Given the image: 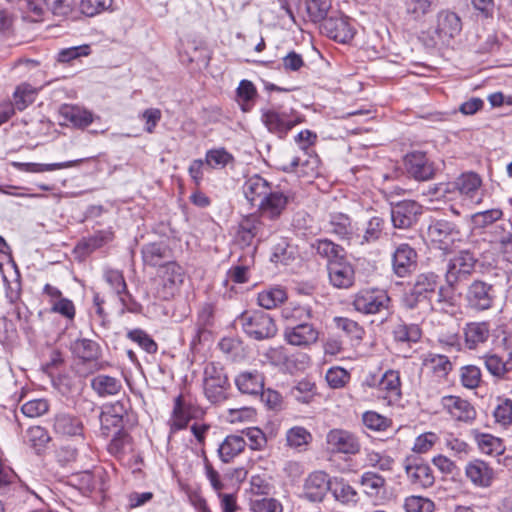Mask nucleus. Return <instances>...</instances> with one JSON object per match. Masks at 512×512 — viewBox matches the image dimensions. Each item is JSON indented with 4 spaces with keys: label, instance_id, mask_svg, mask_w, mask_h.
I'll list each match as a JSON object with an SVG mask.
<instances>
[{
    "label": "nucleus",
    "instance_id": "62",
    "mask_svg": "<svg viewBox=\"0 0 512 512\" xmlns=\"http://www.w3.org/2000/svg\"><path fill=\"white\" fill-rule=\"evenodd\" d=\"M49 410L48 401L45 399H33L21 406V412L28 418H36L44 415Z\"/></svg>",
    "mask_w": 512,
    "mask_h": 512
},
{
    "label": "nucleus",
    "instance_id": "35",
    "mask_svg": "<svg viewBox=\"0 0 512 512\" xmlns=\"http://www.w3.org/2000/svg\"><path fill=\"white\" fill-rule=\"evenodd\" d=\"M247 443L240 435H228L218 447V455L222 462L229 463L242 453Z\"/></svg>",
    "mask_w": 512,
    "mask_h": 512
},
{
    "label": "nucleus",
    "instance_id": "6",
    "mask_svg": "<svg viewBox=\"0 0 512 512\" xmlns=\"http://www.w3.org/2000/svg\"><path fill=\"white\" fill-rule=\"evenodd\" d=\"M160 283L157 297L169 300L176 295L184 281V269L174 261L167 262L159 269Z\"/></svg>",
    "mask_w": 512,
    "mask_h": 512
},
{
    "label": "nucleus",
    "instance_id": "32",
    "mask_svg": "<svg viewBox=\"0 0 512 512\" xmlns=\"http://www.w3.org/2000/svg\"><path fill=\"white\" fill-rule=\"evenodd\" d=\"M329 232L348 242H355V238H359V235L355 233V228L350 218L343 213L331 215Z\"/></svg>",
    "mask_w": 512,
    "mask_h": 512
},
{
    "label": "nucleus",
    "instance_id": "17",
    "mask_svg": "<svg viewBox=\"0 0 512 512\" xmlns=\"http://www.w3.org/2000/svg\"><path fill=\"white\" fill-rule=\"evenodd\" d=\"M284 338L290 345L308 347L317 342L319 330L309 322L297 323L285 328Z\"/></svg>",
    "mask_w": 512,
    "mask_h": 512
},
{
    "label": "nucleus",
    "instance_id": "8",
    "mask_svg": "<svg viewBox=\"0 0 512 512\" xmlns=\"http://www.w3.org/2000/svg\"><path fill=\"white\" fill-rule=\"evenodd\" d=\"M403 468L409 482L418 488H430L434 485L433 471L422 458L408 455L403 460Z\"/></svg>",
    "mask_w": 512,
    "mask_h": 512
},
{
    "label": "nucleus",
    "instance_id": "15",
    "mask_svg": "<svg viewBox=\"0 0 512 512\" xmlns=\"http://www.w3.org/2000/svg\"><path fill=\"white\" fill-rule=\"evenodd\" d=\"M475 258L469 251H460L448 263L446 280L450 286L471 274L474 270Z\"/></svg>",
    "mask_w": 512,
    "mask_h": 512
},
{
    "label": "nucleus",
    "instance_id": "33",
    "mask_svg": "<svg viewBox=\"0 0 512 512\" xmlns=\"http://www.w3.org/2000/svg\"><path fill=\"white\" fill-rule=\"evenodd\" d=\"M84 159H76L65 162H57V163H32V162H13L12 166L19 171L26 173H44L51 172L55 170L67 169L71 167H75L82 163Z\"/></svg>",
    "mask_w": 512,
    "mask_h": 512
},
{
    "label": "nucleus",
    "instance_id": "26",
    "mask_svg": "<svg viewBox=\"0 0 512 512\" xmlns=\"http://www.w3.org/2000/svg\"><path fill=\"white\" fill-rule=\"evenodd\" d=\"M490 337V324L485 321L469 322L463 328L464 345L469 350H476L484 345Z\"/></svg>",
    "mask_w": 512,
    "mask_h": 512
},
{
    "label": "nucleus",
    "instance_id": "20",
    "mask_svg": "<svg viewBox=\"0 0 512 512\" xmlns=\"http://www.w3.org/2000/svg\"><path fill=\"white\" fill-rule=\"evenodd\" d=\"M127 408L124 403L116 401L104 407L100 415L101 430L105 436L119 432L123 427V418Z\"/></svg>",
    "mask_w": 512,
    "mask_h": 512
},
{
    "label": "nucleus",
    "instance_id": "40",
    "mask_svg": "<svg viewBox=\"0 0 512 512\" xmlns=\"http://www.w3.org/2000/svg\"><path fill=\"white\" fill-rule=\"evenodd\" d=\"M168 247L162 242L144 245L141 249L142 259L146 265L155 267L168 257Z\"/></svg>",
    "mask_w": 512,
    "mask_h": 512
},
{
    "label": "nucleus",
    "instance_id": "57",
    "mask_svg": "<svg viewBox=\"0 0 512 512\" xmlns=\"http://www.w3.org/2000/svg\"><path fill=\"white\" fill-rule=\"evenodd\" d=\"M331 0H307L306 9L310 19L313 22L324 21L329 9Z\"/></svg>",
    "mask_w": 512,
    "mask_h": 512
},
{
    "label": "nucleus",
    "instance_id": "42",
    "mask_svg": "<svg viewBox=\"0 0 512 512\" xmlns=\"http://www.w3.org/2000/svg\"><path fill=\"white\" fill-rule=\"evenodd\" d=\"M365 464L368 467L378 469L381 472L393 471L395 460L386 452L365 450Z\"/></svg>",
    "mask_w": 512,
    "mask_h": 512
},
{
    "label": "nucleus",
    "instance_id": "39",
    "mask_svg": "<svg viewBox=\"0 0 512 512\" xmlns=\"http://www.w3.org/2000/svg\"><path fill=\"white\" fill-rule=\"evenodd\" d=\"M204 161L207 168L222 170L230 165L232 166L235 162V158L224 147H217L206 151Z\"/></svg>",
    "mask_w": 512,
    "mask_h": 512
},
{
    "label": "nucleus",
    "instance_id": "45",
    "mask_svg": "<svg viewBox=\"0 0 512 512\" xmlns=\"http://www.w3.org/2000/svg\"><path fill=\"white\" fill-rule=\"evenodd\" d=\"M287 299L285 289L281 287H271L258 294V304L265 309H273Z\"/></svg>",
    "mask_w": 512,
    "mask_h": 512
},
{
    "label": "nucleus",
    "instance_id": "4",
    "mask_svg": "<svg viewBox=\"0 0 512 512\" xmlns=\"http://www.w3.org/2000/svg\"><path fill=\"white\" fill-rule=\"evenodd\" d=\"M243 331L255 340L272 338L277 333L273 318L264 312H245L238 318Z\"/></svg>",
    "mask_w": 512,
    "mask_h": 512
},
{
    "label": "nucleus",
    "instance_id": "56",
    "mask_svg": "<svg viewBox=\"0 0 512 512\" xmlns=\"http://www.w3.org/2000/svg\"><path fill=\"white\" fill-rule=\"evenodd\" d=\"M384 221L380 217H373L367 223V227L362 236L355 238V243L364 244L378 240L381 236Z\"/></svg>",
    "mask_w": 512,
    "mask_h": 512
},
{
    "label": "nucleus",
    "instance_id": "59",
    "mask_svg": "<svg viewBox=\"0 0 512 512\" xmlns=\"http://www.w3.org/2000/svg\"><path fill=\"white\" fill-rule=\"evenodd\" d=\"M231 424L253 422L256 412L251 407L231 408L223 416Z\"/></svg>",
    "mask_w": 512,
    "mask_h": 512
},
{
    "label": "nucleus",
    "instance_id": "12",
    "mask_svg": "<svg viewBox=\"0 0 512 512\" xmlns=\"http://www.w3.org/2000/svg\"><path fill=\"white\" fill-rule=\"evenodd\" d=\"M461 30L462 22L456 13L441 11L437 15V25L435 28L436 38H433V44H448Z\"/></svg>",
    "mask_w": 512,
    "mask_h": 512
},
{
    "label": "nucleus",
    "instance_id": "9",
    "mask_svg": "<svg viewBox=\"0 0 512 512\" xmlns=\"http://www.w3.org/2000/svg\"><path fill=\"white\" fill-rule=\"evenodd\" d=\"M389 297L384 290L364 289L353 299V307L363 314H376L388 307Z\"/></svg>",
    "mask_w": 512,
    "mask_h": 512
},
{
    "label": "nucleus",
    "instance_id": "60",
    "mask_svg": "<svg viewBox=\"0 0 512 512\" xmlns=\"http://www.w3.org/2000/svg\"><path fill=\"white\" fill-rule=\"evenodd\" d=\"M250 510L252 512H283L282 503L272 497L251 499Z\"/></svg>",
    "mask_w": 512,
    "mask_h": 512
},
{
    "label": "nucleus",
    "instance_id": "43",
    "mask_svg": "<svg viewBox=\"0 0 512 512\" xmlns=\"http://www.w3.org/2000/svg\"><path fill=\"white\" fill-rule=\"evenodd\" d=\"M256 95V87L251 81L246 79L240 81L236 89V101L243 112H248L252 109Z\"/></svg>",
    "mask_w": 512,
    "mask_h": 512
},
{
    "label": "nucleus",
    "instance_id": "29",
    "mask_svg": "<svg viewBox=\"0 0 512 512\" xmlns=\"http://www.w3.org/2000/svg\"><path fill=\"white\" fill-rule=\"evenodd\" d=\"M334 499L345 506H356L359 501L357 490L343 477H332L330 490Z\"/></svg>",
    "mask_w": 512,
    "mask_h": 512
},
{
    "label": "nucleus",
    "instance_id": "63",
    "mask_svg": "<svg viewBox=\"0 0 512 512\" xmlns=\"http://www.w3.org/2000/svg\"><path fill=\"white\" fill-rule=\"evenodd\" d=\"M274 486L264 476L254 475L250 479V491L256 497H267L272 494Z\"/></svg>",
    "mask_w": 512,
    "mask_h": 512
},
{
    "label": "nucleus",
    "instance_id": "25",
    "mask_svg": "<svg viewBox=\"0 0 512 512\" xmlns=\"http://www.w3.org/2000/svg\"><path fill=\"white\" fill-rule=\"evenodd\" d=\"M417 253L410 245L402 243L398 245L393 253L392 266L395 274L405 277L416 267Z\"/></svg>",
    "mask_w": 512,
    "mask_h": 512
},
{
    "label": "nucleus",
    "instance_id": "52",
    "mask_svg": "<svg viewBox=\"0 0 512 512\" xmlns=\"http://www.w3.org/2000/svg\"><path fill=\"white\" fill-rule=\"evenodd\" d=\"M228 387V380L226 383H222V381L203 382L204 394L212 404L221 403L227 398Z\"/></svg>",
    "mask_w": 512,
    "mask_h": 512
},
{
    "label": "nucleus",
    "instance_id": "19",
    "mask_svg": "<svg viewBox=\"0 0 512 512\" xmlns=\"http://www.w3.org/2000/svg\"><path fill=\"white\" fill-rule=\"evenodd\" d=\"M404 163L407 173L415 180L427 181L434 176V165L423 152L415 151L406 155Z\"/></svg>",
    "mask_w": 512,
    "mask_h": 512
},
{
    "label": "nucleus",
    "instance_id": "50",
    "mask_svg": "<svg viewBox=\"0 0 512 512\" xmlns=\"http://www.w3.org/2000/svg\"><path fill=\"white\" fill-rule=\"evenodd\" d=\"M259 226L260 223L253 219L242 221L236 234V242L243 247H250L259 233Z\"/></svg>",
    "mask_w": 512,
    "mask_h": 512
},
{
    "label": "nucleus",
    "instance_id": "37",
    "mask_svg": "<svg viewBox=\"0 0 512 512\" xmlns=\"http://www.w3.org/2000/svg\"><path fill=\"white\" fill-rule=\"evenodd\" d=\"M423 365L437 379H445L453 369V364L445 355L429 353L423 360Z\"/></svg>",
    "mask_w": 512,
    "mask_h": 512
},
{
    "label": "nucleus",
    "instance_id": "16",
    "mask_svg": "<svg viewBox=\"0 0 512 512\" xmlns=\"http://www.w3.org/2000/svg\"><path fill=\"white\" fill-rule=\"evenodd\" d=\"M331 478L324 471H313L305 479L303 497L310 502H321L330 490Z\"/></svg>",
    "mask_w": 512,
    "mask_h": 512
},
{
    "label": "nucleus",
    "instance_id": "24",
    "mask_svg": "<svg viewBox=\"0 0 512 512\" xmlns=\"http://www.w3.org/2000/svg\"><path fill=\"white\" fill-rule=\"evenodd\" d=\"M465 475L468 480L478 488H488L492 485L495 472L493 468L483 460L475 459L467 463Z\"/></svg>",
    "mask_w": 512,
    "mask_h": 512
},
{
    "label": "nucleus",
    "instance_id": "18",
    "mask_svg": "<svg viewBox=\"0 0 512 512\" xmlns=\"http://www.w3.org/2000/svg\"><path fill=\"white\" fill-rule=\"evenodd\" d=\"M359 484L363 488V493L371 499L375 505H380L386 496V479L374 471H365L359 478Z\"/></svg>",
    "mask_w": 512,
    "mask_h": 512
},
{
    "label": "nucleus",
    "instance_id": "21",
    "mask_svg": "<svg viewBox=\"0 0 512 512\" xmlns=\"http://www.w3.org/2000/svg\"><path fill=\"white\" fill-rule=\"evenodd\" d=\"M421 214V206L415 201H402L392 206L391 220L395 228L407 229L416 221Z\"/></svg>",
    "mask_w": 512,
    "mask_h": 512
},
{
    "label": "nucleus",
    "instance_id": "7",
    "mask_svg": "<svg viewBox=\"0 0 512 512\" xmlns=\"http://www.w3.org/2000/svg\"><path fill=\"white\" fill-rule=\"evenodd\" d=\"M496 299L497 293L494 286L481 280L473 281L465 295L467 306L477 312L491 309Z\"/></svg>",
    "mask_w": 512,
    "mask_h": 512
},
{
    "label": "nucleus",
    "instance_id": "27",
    "mask_svg": "<svg viewBox=\"0 0 512 512\" xmlns=\"http://www.w3.org/2000/svg\"><path fill=\"white\" fill-rule=\"evenodd\" d=\"M53 431L61 437H76L83 434V423L77 416L58 413L53 418Z\"/></svg>",
    "mask_w": 512,
    "mask_h": 512
},
{
    "label": "nucleus",
    "instance_id": "47",
    "mask_svg": "<svg viewBox=\"0 0 512 512\" xmlns=\"http://www.w3.org/2000/svg\"><path fill=\"white\" fill-rule=\"evenodd\" d=\"M312 247L319 256L327 259V264L344 257L343 249L328 239L316 240Z\"/></svg>",
    "mask_w": 512,
    "mask_h": 512
},
{
    "label": "nucleus",
    "instance_id": "23",
    "mask_svg": "<svg viewBox=\"0 0 512 512\" xmlns=\"http://www.w3.org/2000/svg\"><path fill=\"white\" fill-rule=\"evenodd\" d=\"M330 283L339 289L351 287L355 280L353 266L344 257L338 261L327 264Z\"/></svg>",
    "mask_w": 512,
    "mask_h": 512
},
{
    "label": "nucleus",
    "instance_id": "46",
    "mask_svg": "<svg viewBox=\"0 0 512 512\" xmlns=\"http://www.w3.org/2000/svg\"><path fill=\"white\" fill-rule=\"evenodd\" d=\"M503 217V211L499 208L479 211L471 215L470 225L473 230L484 229Z\"/></svg>",
    "mask_w": 512,
    "mask_h": 512
},
{
    "label": "nucleus",
    "instance_id": "22",
    "mask_svg": "<svg viewBox=\"0 0 512 512\" xmlns=\"http://www.w3.org/2000/svg\"><path fill=\"white\" fill-rule=\"evenodd\" d=\"M322 30L331 39L347 43L353 39L355 30L349 19L344 16L329 17L323 21Z\"/></svg>",
    "mask_w": 512,
    "mask_h": 512
},
{
    "label": "nucleus",
    "instance_id": "61",
    "mask_svg": "<svg viewBox=\"0 0 512 512\" xmlns=\"http://www.w3.org/2000/svg\"><path fill=\"white\" fill-rule=\"evenodd\" d=\"M336 327L346 333L351 339L361 340L364 335V329L354 320L347 317H335Z\"/></svg>",
    "mask_w": 512,
    "mask_h": 512
},
{
    "label": "nucleus",
    "instance_id": "64",
    "mask_svg": "<svg viewBox=\"0 0 512 512\" xmlns=\"http://www.w3.org/2000/svg\"><path fill=\"white\" fill-rule=\"evenodd\" d=\"M494 417L496 422L502 425H509L512 423V400L507 398L500 399L494 410Z\"/></svg>",
    "mask_w": 512,
    "mask_h": 512
},
{
    "label": "nucleus",
    "instance_id": "44",
    "mask_svg": "<svg viewBox=\"0 0 512 512\" xmlns=\"http://www.w3.org/2000/svg\"><path fill=\"white\" fill-rule=\"evenodd\" d=\"M395 341L401 343H416L421 338V329L417 324H407L399 321L393 327Z\"/></svg>",
    "mask_w": 512,
    "mask_h": 512
},
{
    "label": "nucleus",
    "instance_id": "11",
    "mask_svg": "<svg viewBox=\"0 0 512 512\" xmlns=\"http://www.w3.org/2000/svg\"><path fill=\"white\" fill-rule=\"evenodd\" d=\"M103 279L118 298L121 305L120 312L123 314L126 311H133L134 300L128 291L123 272L111 267H105L103 269Z\"/></svg>",
    "mask_w": 512,
    "mask_h": 512
},
{
    "label": "nucleus",
    "instance_id": "1",
    "mask_svg": "<svg viewBox=\"0 0 512 512\" xmlns=\"http://www.w3.org/2000/svg\"><path fill=\"white\" fill-rule=\"evenodd\" d=\"M446 193H457L462 205L468 208L482 204L486 194L482 180L476 173L462 174L453 183L435 187L436 195L445 196Z\"/></svg>",
    "mask_w": 512,
    "mask_h": 512
},
{
    "label": "nucleus",
    "instance_id": "53",
    "mask_svg": "<svg viewBox=\"0 0 512 512\" xmlns=\"http://www.w3.org/2000/svg\"><path fill=\"white\" fill-rule=\"evenodd\" d=\"M350 378V373L340 366L330 367L325 375L326 382L332 389L344 388L349 383Z\"/></svg>",
    "mask_w": 512,
    "mask_h": 512
},
{
    "label": "nucleus",
    "instance_id": "48",
    "mask_svg": "<svg viewBox=\"0 0 512 512\" xmlns=\"http://www.w3.org/2000/svg\"><path fill=\"white\" fill-rule=\"evenodd\" d=\"M190 420L189 409L185 406L182 397L178 396L174 402V408L169 420L171 431L184 429Z\"/></svg>",
    "mask_w": 512,
    "mask_h": 512
},
{
    "label": "nucleus",
    "instance_id": "49",
    "mask_svg": "<svg viewBox=\"0 0 512 512\" xmlns=\"http://www.w3.org/2000/svg\"><path fill=\"white\" fill-rule=\"evenodd\" d=\"M38 91L30 84L23 83L19 85L13 94V106L19 111H23L35 101Z\"/></svg>",
    "mask_w": 512,
    "mask_h": 512
},
{
    "label": "nucleus",
    "instance_id": "55",
    "mask_svg": "<svg viewBox=\"0 0 512 512\" xmlns=\"http://www.w3.org/2000/svg\"><path fill=\"white\" fill-rule=\"evenodd\" d=\"M283 317L288 320L303 323L313 318V311L309 305H290L283 309Z\"/></svg>",
    "mask_w": 512,
    "mask_h": 512
},
{
    "label": "nucleus",
    "instance_id": "10",
    "mask_svg": "<svg viewBox=\"0 0 512 512\" xmlns=\"http://www.w3.org/2000/svg\"><path fill=\"white\" fill-rule=\"evenodd\" d=\"M366 383L372 387L377 386L379 397L387 401L388 405L397 404L401 399V382L398 371H386L380 380L374 376L366 379Z\"/></svg>",
    "mask_w": 512,
    "mask_h": 512
},
{
    "label": "nucleus",
    "instance_id": "2",
    "mask_svg": "<svg viewBox=\"0 0 512 512\" xmlns=\"http://www.w3.org/2000/svg\"><path fill=\"white\" fill-rule=\"evenodd\" d=\"M261 121L270 133L284 138L304 118L291 107L271 104L261 109Z\"/></svg>",
    "mask_w": 512,
    "mask_h": 512
},
{
    "label": "nucleus",
    "instance_id": "34",
    "mask_svg": "<svg viewBox=\"0 0 512 512\" xmlns=\"http://www.w3.org/2000/svg\"><path fill=\"white\" fill-rule=\"evenodd\" d=\"M114 239V234L110 229L100 230L93 235L83 238L76 245V251L81 255H88Z\"/></svg>",
    "mask_w": 512,
    "mask_h": 512
},
{
    "label": "nucleus",
    "instance_id": "38",
    "mask_svg": "<svg viewBox=\"0 0 512 512\" xmlns=\"http://www.w3.org/2000/svg\"><path fill=\"white\" fill-rule=\"evenodd\" d=\"M60 114L66 121L78 128H85L94 120L92 112L79 106L65 105L61 107Z\"/></svg>",
    "mask_w": 512,
    "mask_h": 512
},
{
    "label": "nucleus",
    "instance_id": "30",
    "mask_svg": "<svg viewBox=\"0 0 512 512\" xmlns=\"http://www.w3.org/2000/svg\"><path fill=\"white\" fill-rule=\"evenodd\" d=\"M442 405L455 420L466 422L475 418L476 412L473 406L458 396L443 397Z\"/></svg>",
    "mask_w": 512,
    "mask_h": 512
},
{
    "label": "nucleus",
    "instance_id": "5",
    "mask_svg": "<svg viewBox=\"0 0 512 512\" xmlns=\"http://www.w3.org/2000/svg\"><path fill=\"white\" fill-rule=\"evenodd\" d=\"M427 237L433 247L449 252L460 239V232L455 224L447 220H432L427 229Z\"/></svg>",
    "mask_w": 512,
    "mask_h": 512
},
{
    "label": "nucleus",
    "instance_id": "54",
    "mask_svg": "<svg viewBox=\"0 0 512 512\" xmlns=\"http://www.w3.org/2000/svg\"><path fill=\"white\" fill-rule=\"evenodd\" d=\"M74 353L84 361H92L99 356V346L89 339H81L74 343Z\"/></svg>",
    "mask_w": 512,
    "mask_h": 512
},
{
    "label": "nucleus",
    "instance_id": "58",
    "mask_svg": "<svg viewBox=\"0 0 512 512\" xmlns=\"http://www.w3.org/2000/svg\"><path fill=\"white\" fill-rule=\"evenodd\" d=\"M406 512H434V502L426 497L411 495L404 501Z\"/></svg>",
    "mask_w": 512,
    "mask_h": 512
},
{
    "label": "nucleus",
    "instance_id": "28",
    "mask_svg": "<svg viewBox=\"0 0 512 512\" xmlns=\"http://www.w3.org/2000/svg\"><path fill=\"white\" fill-rule=\"evenodd\" d=\"M243 194L251 205H256L273 189L270 182L258 174L249 176L243 184Z\"/></svg>",
    "mask_w": 512,
    "mask_h": 512
},
{
    "label": "nucleus",
    "instance_id": "31",
    "mask_svg": "<svg viewBox=\"0 0 512 512\" xmlns=\"http://www.w3.org/2000/svg\"><path fill=\"white\" fill-rule=\"evenodd\" d=\"M235 385L243 394L258 395L263 392L264 378L258 371H244L235 378Z\"/></svg>",
    "mask_w": 512,
    "mask_h": 512
},
{
    "label": "nucleus",
    "instance_id": "51",
    "mask_svg": "<svg viewBox=\"0 0 512 512\" xmlns=\"http://www.w3.org/2000/svg\"><path fill=\"white\" fill-rule=\"evenodd\" d=\"M478 448L484 454L498 456L504 453L505 446L500 438L491 434H479L476 436Z\"/></svg>",
    "mask_w": 512,
    "mask_h": 512
},
{
    "label": "nucleus",
    "instance_id": "14",
    "mask_svg": "<svg viewBox=\"0 0 512 512\" xmlns=\"http://www.w3.org/2000/svg\"><path fill=\"white\" fill-rule=\"evenodd\" d=\"M326 442L329 448L336 453L355 455L361 445L358 438L350 431L344 429H332L327 433Z\"/></svg>",
    "mask_w": 512,
    "mask_h": 512
},
{
    "label": "nucleus",
    "instance_id": "3",
    "mask_svg": "<svg viewBox=\"0 0 512 512\" xmlns=\"http://www.w3.org/2000/svg\"><path fill=\"white\" fill-rule=\"evenodd\" d=\"M442 287L440 277L434 272H425L417 276L411 294L406 297L404 303L409 309L421 305L424 309L431 308V299L435 295L441 296Z\"/></svg>",
    "mask_w": 512,
    "mask_h": 512
},
{
    "label": "nucleus",
    "instance_id": "41",
    "mask_svg": "<svg viewBox=\"0 0 512 512\" xmlns=\"http://www.w3.org/2000/svg\"><path fill=\"white\" fill-rule=\"evenodd\" d=\"M311 441V433L302 426H294L286 432L287 446L299 452L306 450Z\"/></svg>",
    "mask_w": 512,
    "mask_h": 512
},
{
    "label": "nucleus",
    "instance_id": "36",
    "mask_svg": "<svg viewBox=\"0 0 512 512\" xmlns=\"http://www.w3.org/2000/svg\"><path fill=\"white\" fill-rule=\"evenodd\" d=\"M92 389L100 397L117 395L122 389L121 380L106 374H98L91 380Z\"/></svg>",
    "mask_w": 512,
    "mask_h": 512
},
{
    "label": "nucleus",
    "instance_id": "13",
    "mask_svg": "<svg viewBox=\"0 0 512 512\" xmlns=\"http://www.w3.org/2000/svg\"><path fill=\"white\" fill-rule=\"evenodd\" d=\"M291 195L280 189H272L260 203L257 204L260 215L269 220L280 218L290 202Z\"/></svg>",
    "mask_w": 512,
    "mask_h": 512
}]
</instances>
